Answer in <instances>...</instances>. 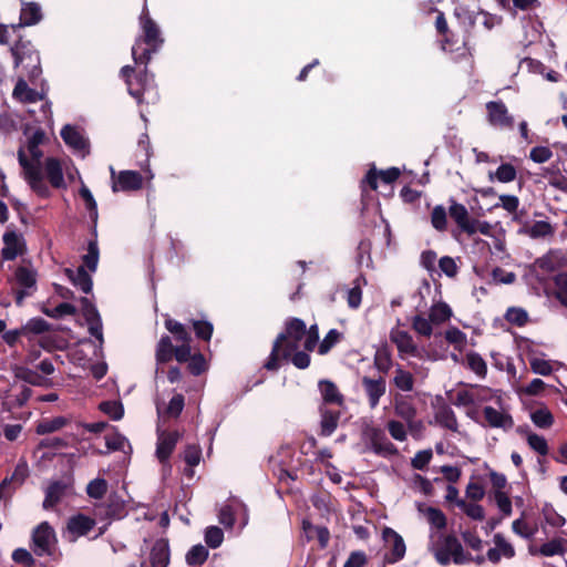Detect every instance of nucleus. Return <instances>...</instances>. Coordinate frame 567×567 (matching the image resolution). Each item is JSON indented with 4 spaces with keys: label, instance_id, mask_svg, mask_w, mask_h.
<instances>
[{
    "label": "nucleus",
    "instance_id": "f257e3e1",
    "mask_svg": "<svg viewBox=\"0 0 567 567\" xmlns=\"http://www.w3.org/2000/svg\"><path fill=\"white\" fill-rule=\"evenodd\" d=\"M175 359L178 363H187V371L198 377L205 373L208 368V361L200 351L193 352L190 344L174 346L172 338L163 334L155 349V360L157 365L171 362Z\"/></svg>",
    "mask_w": 567,
    "mask_h": 567
},
{
    "label": "nucleus",
    "instance_id": "f03ea898",
    "mask_svg": "<svg viewBox=\"0 0 567 567\" xmlns=\"http://www.w3.org/2000/svg\"><path fill=\"white\" fill-rule=\"evenodd\" d=\"M307 333V326L303 320L292 317L286 320L285 330L275 339L271 352L264 364L268 371H277L280 367L279 360H287L299 349L300 341Z\"/></svg>",
    "mask_w": 567,
    "mask_h": 567
},
{
    "label": "nucleus",
    "instance_id": "7ed1b4c3",
    "mask_svg": "<svg viewBox=\"0 0 567 567\" xmlns=\"http://www.w3.org/2000/svg\"><path fill=\"white\" fill-rule=\"evenodd\" d=\"M142 35L138 37L132 47V56L135 64H148L152 54L156 53L164 43L161 31L156 22L151 18L146 8L143 9L140 17Z\"/></svg>",
    "mask_w": 567,
    "mask_h": 567
},
{
    "label": "nucleus",
    "instance_id": "20e7f679",
    "mask_svg": "<svg viewBox=\"0 0 567 567\" xmlns=\"http://www.w3.org/2000/svg\"><path fill=\"white\" fill-rule=\"evenodd\" d=\"M18 161L23 168L24 178L31 189L41 198H49L51 195L50 188L45 184L40 165L33 164L25 155L23 147L18 151Z\"/></svg>",
    "mask_w": 567,
    "mask_h": 567
},
{
    "label": "nucleus",
    "instance_id": "39448f33",
    "mask_svg": "<svg viewBox=\"0 0 567 567\" xmlns=\"http://www.w3.org/2000/svg\"><path fill=\"white\" fill-rule=\"evenodd\" d=\"M73 485L74 478L71 470L59 480L51 481L45 489V497L42 504L43 508L51 509L55 507L64 496L72 493Z\"/></svg>",
    "mask_w": 567,
    "mask_h": 567
},
{
    "label": "nucleus",
    "instance_id": "423d86ee",
    "mask_svg": "<svg viewBox=\"0 0 567 567\" xmlns=\"http://www.w3.org/2000/svg\"><path fill=\"white\" fill-rule=\"evenodd\" d=\"M144 69L136 73L135 68L125 65L121 69V75L124 79L127 91L137 102L142 101L144 92L150 85V75L147 72V64H143Z\"/></svg>",
    "mask_w": 567,
    "mask_h": 567
},
{
    "label": "nucleus",
    "instance_id": "0eeeda50",
    "mask_svg": "<svg viewBox=\"0 0 567 567\" xmlns=\"http://www.w3.org/2000/svg\"><path fill=\"white\" fill-rule=\"evenodd\" d=\"M485 109L486 120L491 126L501 130H512L514 127V116L502 100L487 102Z\"/></svg>",
    "mask_w": 567,
    "mask_h": 567
},
{
    "label": "nucleus",
    "instance_id": "6e6552de",
    "mask_svg": "<svg viewBox=\"0 0 567 567\" xmlns=\"http://www.w3.org/2000/svg\"><path fill=\"white\" fill-rule=\"evenodd\" d=\"M14 279L20 289H14L16 303L21 306L23 300L33 293L37 285V274L34 270L19 266L14 271Z\"/></svg>",
    "mask_w": 567,
    "mask_h": 567
},
{
    "label": "nucleus",
    "instance_id": "1a4fd4ad",
    "mask_svg": "<svg viewBox=\"0 0 567 567\" xmlns=\"http://www.w3.org/2000/svg\"><path fill=\"white\" fill-rule=\"evenodd\" d=\"M55 542L54 529L42 522L32 533L33 551L37 556L51 555V545Z\"/></svg>",
    "mask_w": 567,
    "mask_h": 567
},
{
    "label": "nucleus",
    "instance_id": "9d476101",
    "mask_svg": "<svg viewBox=\"0 0 567 567\" xmlns=\"http://www.w3.org/2000/svg\"><path fill=\"white\" fill-rule=\"evenodd\" d=\"M449 215L461 230L468 235L476 233V220L470 216L467 208L463 204L457 203L453 198L450 199Z\"/></svg>",
    "mask_w": 567,
    "mask_h": 567
},
{
    "label": "nucleus",
    "instance_id": "9b49d317",
    "mask_svg": "<svg viewBox=\"0 0 567 567\" xmlns=\"http://www.w3.org/2000/svg\"><path fill=\"white\" fill-rule=\"evenodd\" d=\"M362 389L367 395L369 406L371 409H375L380 399L385 394L386 391V381L383 375L374 379L368 375L362 377L361 379Z\"/></svg>",
    "mask_w": 567,
    "mask_h": 567
},
{
    "label": "nucleus",
    "instance_id": "f8f14e48",
    "mask_svg": "<svg viewBox=\"0 0 567 567\" xmlns=\"http://www.w3.org/2000/svg\"><path fill=\"white\" fill-rule=\"evenodd\" d=\"M3 248L1 249V257L4 260H14L18 256L22 255L25 250V241L21 234L14 230H7L2 237Z\"/></svg>",
    "mask_w": 567,
    "mask_h": 567
},
{
    "label": "nucleus",
    "instance_id": "ddd939ff",
    "mask_svg": "<svg viewBox=\"0 0 567 567\" xmlns=\"http://www.w3.org/2000/svg\"><path fill=\"white\" fill-rule=\"evenodd\" d=\"M383 538L391 544L390 551L384 555V561L388 564H395L402 560L405 556V543L400 534L390 527L383 529Z\"/></svg>",
    "mask_w": 567,
    "mask_h": 567
},
{
    "label": "nucleus",
    "instance_id": "4468645a",
    "mask_svg": "<svg viewBox=\"0 0 567 567\" xmlns=\"http://www.w3.org/2000/svg\"><path fill=\"white\" fill-rule=\"evenodd\" d=\"M70 441H74V437L69 435L65 437H45L40 441L38 449L39 450H45L43 454L41 455V458H48L51 460L56 456H66L68 453H64V450L69 447Z\"/></svg>",
    "mask_w": 567,
    "mask_h": 567
},
{
    "label": "nucleus",
    "instance_id": "2eb2a0df",
    "mask_svg": "<svg viewBox=\"0 0 567 567\" xmlns=\"http://www.w3.org/2000/svg\"><path fill=\"white\" fill-rule=\"evenodd\" d=\"M114 178V172H112ZM143 187V176L136 171H121L116 179H113L112 190L134 192Z\"/></svg>",
    "mask_w": 567,
    "mask_h": 567
},
{
    "label": "nucleus",
    "instance_id": "dca6fc26",
    "mask_svg": "<svg viewBox=\"0 0 567 567\" xmlns=\"http://www.w3.org/2000/svg\"><path fill=\"white\" fill-rule=\"evenodd\" d=\"M482 412L483 426L503 429L504 431L511 430L514 426V420L509 413L501 412L488 405L484 406Z\"/></svg>",
    "mask_w": 567,
    "mask_h": 567
},
{
    "label": "nucleus",
    "instance_id": "f3484780",
    "mask_svg": "<svg viewBox=\"0 0 567 567\" xmlns=\"http://www.w3.org/2000/svg\"><path fill=\"white\" fill-rule=\"evenodd\" d=\"M401 175V172L398 167H390L385 171L378 172L375 166H372L365 174L364 179L362 181V186L367 184L371 190H377L378 188V178H380L385 184L394 183Z\"/></svg>",
    "mask_w": 567,
    "mask_h": 567
},
{
    "label": "nucleus",
    "instance_id": "a211bd4d",
    "mask_svg": "<svg viewBox=\"0 0 567 567\" xmlns=\"http://www.w3.org/2000/svg\"><path fill=\"white\" fill-rule=\"evenodd\" d=\"M42 20L41 8L37 2H23L20 21L17 24H11V30L16 32L22 27H30L39 23Z\"/></svg>",
    "mask_w": 567,
    "mask_h": 567
},
{
    "label": "nucleus",
    "instance_id": "6ab92c4d",
    "mask_svg": "<svg viewBox=\"0 0 567 567\" xmlns=\"http://www.w3.org/2000/svg\"><path fill=\"white\" fill-rule=\"evenodd\" d=\"M171 549L168 539H156L150 553L151 567H168Z\"/></svg>",
    "mask_w": 567,
    "mask_h": 567
},
{
    "label": "nucleus",
    "instance_id": "aec40b11",
    "mask_svg": "<svg viewBox=\"0 0 567 567\" xmlns=\"http://www.w3.org/2000/svg\"><path fill=\"white\" fill-rule=\"evenodd\" d=\"M440 539L433 545V554L440 565L447 566L452 560L453 543H455L456 536L453 534L441 535Z\"/></svg>",
    "mask_w": 567,
    "mask_h": 567
},
{
    "label": "nucleus",
    "instance_id": "412c9836",
    "mask_svg": "<svg viewBox=\"0 0 567 567\" xmlns=\"http://www.w3.org/2000/svg\"><path fill=\"white\" fill-rule=\"evenodd\" d=\"M390 340L396 346L399 353L412 357L417 354V347L408 331L393 328L390 331Z\"/></svg>",
    "mask_w": 567,
    "mask_h": 567
},
{
    "label": "nucleus",
    "instance_id": "4be33fe9",
    "mask_svg": "<svg viewBox=\"0 0 567 567\" xmlns=\"http://www.w3.org/2000/svg\"><path fill=\"white\" fill-rule=\"evenodd\" d=\"M178 440L179 433L177 431L163 432L158 435L156 446L158 461H167L169 458Z\"/></svg>",
    "mask_w": 567,
    "mask_h": 567
},
{
    "label": "nucleus",
    "instance_id": "5701e85b",
    "mask_svg": "<svg viewBox=\"0 0 567 567\" xmlns=\"http://www.w3.org/2000/svg\"><path fill=\"white\" fill-rule=\"evenodd\" d=\"M64 275L84 293H91L93 288V280L91 275L85 270L84 266H79L76 270L71 268L64 269Z\"/></svg>",
    "mask_w": 567,
    "mask_h": 567
},
{
    "label": "nucleus",
    "instance_id": "b1692460",
    "mask_svg": "<svg viewBox=\"0 0 567 567\" xmlns=\"http://www.w3.org/2000/svg\"><path fill=\"white\" fill-rule=\"evenodd\" d=\"M394 414L404 422L416 417L417 410L413 403L412 396L396 394L393 403Z\"/></svg>",
    "mask_w": 567,
    "mask_h": 567
},
{
    "label": "nucleus",
    "instance_id": "393cba45",
    "mask_svg": "<svg viewBox=\"0 0 567 567\" xmlns=\"http://www.w3.org/2000/svg\"><path fill=\"white\" fill-rule=\"evenodd\" d=\"M302 530L306 539L311 542L317 538L320 548H326L330 540V532L326 526H316L309 519H302Z\"/></svg>",
    "mask_w": 567,
    "mask_h": 567
},
{
    "label": "nucleus",
    "instance_id": "a878e982",
    "mask_svg": "<svg viewBox=\"0 0 567 567\" xmlns=\"http://www.w3.org/2000/svg\"><path fill=\"white\" fill-rule=\"evenodd\" d=\"M435 422L452 432L458 431V422L455 412L445 402L440 404L434 414Z\"/></svg>",
    "mask_w": 567,
    "mask_h": 567
},
{
    "label": "nucleus",
    "instance_id": "bb28decb",
    "mask_svg": "<svg viewBox=\"0 0 567 567\" xmlns=\"http://www.w3.org/2000/svg\"><path fill=\"white\" fill-rule=\"evenodd\" d=\"M12 96L21 103H35L42 101L44 95L31 89L25 80L19 79L14 85Z\"/></svg>",
    "mask_w": 567,
    "mask_h": 567
},
{
    "label": "nucleus",
    "instance_id": "cd10ccee",
    "mask_svg": "<svg viewBox=\"0 0 567 567\" xmlns=\"http://www.w3.org/2000/svg\"><path fill=\"white\" fill-rule=\"evenodd\" d=\"M548 293L567 308V272L561 271L550 278Z\"/></svg>",
    "mask_w": 567,
    "mask_h": 567
},
{
    "label": "nucleus",
    "instance_id": "c85d7f7f",
    "mask_svg": "<svg viewBox=\"0 0 567 567\" xmlns=\"http://www.w3.org/2000/svg\"><path fill=\"white\" fill-rule=\"evenodd\" d=\"M320 434L323 436H330L338 427L341 413L338 410H331L322 405L320 406Z\"/></svg>",
    "mask_w": 567,
    "mask_h": 567
},
{
    "label": "nucleus",
    "instance_id": "c756f323",
    "mask_svg": "<svg viewBox=\"0 0 567 567\" xmlns=\"http://www.w3.org/2000/svg\"><path fill=\"white\" fill-rule=\"evenodd\" d=\"M323 405L326 404H337L342 405L344 402V398L339 391L338 386L330 380H320L318 383Z\"/></svg>",
    "mask_w": 567,
    "mask_h": 567
},
{
    "label": "nucleus",
    "instance_id": "7c9ffc66",
    "mask_svg": "<svg viewBox=\"0 0 567 567\" xmlns=\"http://www.w3.org/2000/svg\"><path fill=\"white\" fill-rule=\"evenodd\" d=\"M45 174L47 177L54 188H63L65 187L63 169L61 163L55 157H48L45 159Z\"/></svg>",
    "mask_w": 567,
    "mask_h": 567
},
{
    "label": "nucleus",
    "instance_id": "2f4dec72",
    "mask_svg": "<svg viewBox=\"0 0 567 567\" xmlns=\"http://www.w3.org/2000/svg\"><path fill=\"white\" fill-rule=\"evenodd\" d=\"M94 526L95 520L83 514L72 516L68 522L69 532L78 536L87 535Z\"/></svg>",
    "mask_w": 567,
    "mask_h": 567
},
{
    "label": "nucleus",
    "instance_id": "473e14b6",
    "mask_svg": "<svg viewBox=\"0 0 567 567\" xmlns=\"http://www.w3.org/2000/svg\"><path fill=\"white\" fill-rule=\"evenodd\" d=\"M373 365L381 374H388L393 365L390 347L384 343L375 350Z\"/></svg>",
    "mask_w": 567,
    "mask_h": 567
},
{
    "label": "nucleus",
    "instance_id": "72a5a7b5",
    "mask_svg": "<svg viewBox=\"0 0 567 567\" xmlns=\"http://www.w3.org/2000/svg\"><path fill=\"white\" fill-rule=\"evenodd\" d=\"M61 137L68 146L76 151H84L87 147L86 140L74 126H63L61 130Z\"/></svg>",
    "mask_w": 567,
    "mask_h": 567
},
{
    "label": "nucleus",
    "instance_id": "f704fd0d",
    "mask_svg": "<svg viewBox=\"0 0 567 567\" xmlns=\"http://www.w3.org/2000/svg\"><path fill=\"white\" fill-rule=\"evenodd\" d=\"M45 133L43 130L38 128L33 132V134L29 137L27 148L31 156L30 162L33 164L41 166V158L43 157V152L40 150V145L44 142Z\"/></svg>",
    "mask_w": 567,
    "mask_h": 567
},
{
    "label": "nucleus",
    "instance_id": "c9c22d12",
    "mask_svg": "<svg viewBox=\"0 0 567 567\" xmlns=\"http://www.w3.org/2000/svg\"><path fill=\"white\" fill-rule=\"evenodd\" d=\"M164 324L177 342H181V344H190L192 336L185 324L169 317L165 319Z\"/></svg>",
    "mask_w": 567,
    "mask_h": 567
},
{
    "label": "nucleus",
    "instance_id": "e433bc0d",
    "mask_svg": "<svg viewBox=\"0 0 567 567\" xmlns=\"http://www.w3.org/2000/svg\"><path fill=\"white\" fill-rule=\"evenodd\" d=\"M80 197L84 200L85 207L89 212L90 219L93 224L92 235L96 236V224L99 218L97 204L91 190L83 184L79 190Z\"/></svg>",
    "mask_w": 567,
    "mask_h": 567
},
{
    "label": "nucleus",
    "instance_id": "4c0bfd02",
    "mask_svg": "<svg viewBox=\"0 0 567 567\" xmlns=\"http://www.w3.org/2000/svg\"><path fill=\"white\" fill-rule=\"evenodd\" d=\"M70 423V420L65 416H56L53 419H42L35 427V432L39 435L56 432L65 427Z\"/></svg>",
    "mask_w": 567,
    "mask_h": 567
},
{
    "label": "nucleus",
    "instance_id": "58836bf2",
    "mask_svg": "<svg viewBox=\"0 0 567 567\" xmlns=\"http://www.w3.org/2000/svg\"><path fill=\"white\" fill-rule=\"evenodd\" d=\"M97 511L106 518L120 519L125 515V505L118 498L110 497L105 505L97 507Z\"/></svg>",
    "mask_w": 567,
    "mask_h": 567
},
{
    "label": "nucleus",
    "instance_id": "ea45409f",
    "mask_svg": "<svg viewBox=\"0 0 567 567\" xmlns=\"http://www.w3.org/2000/svg\"><path fill=\"white\" fill-rule=\"evenodd\" d=\"M96 237L97 235H93V239H91L87 243V252L82 257V266H84V268H87L92 272L96 270L100 258V250Z\"/></svg>",
    "mask_w": 567,
    "mask_h": 567
},
{
    "label": "nucleus",
    "instance_id": "a19ab883",
    "mask_svg": "<svg viewBox=\"0 0 567 567\" xmlns=\"http://www.w3.org/2000/svg\"><path fill=\"white\" fill-rule=\"evenodd\" d=\"M435 28L439 34L443 37L442 39V48L444 50L454 51V41L451 38V32L449 30L447 21L443 12H439L435 19Z\"/></svg>",
    "mask_w": 567,
    "mask_h": 567
},
{
    "label": "nucleus",
    "instance_id": "79ce46f5",
    "mask_svg": "<svg viewBox=\"0 0 567 567\" xmlns=\"http://www.w3.org/2000/svg\"><path fill=\"white\" fill-rule=\"evenodd\" d=\"M208 554V549L204 545L197 544L190 547L185 559L188 566H202L207 560Z\"/></svg>",
    "mask_w": 567,
    "mask_h": 567
},
{
    "label": "nucleus",
    "instance_id": "37998d69",
    "mask_svg": "<svg viewBox=\"0 0 567 567\" xmlns=\"http://www.w3.org/2000/svg\"><path fill=\"white\" fill-rule=\"evenodd\" d=\"M197 339L209 342L214 332V326L210 321L192 319L189 320Z\"/></svg>",
    "mask_w": 567,
    "mask_h": 567
},
{
    "label": "nucleus",
    "instance_id": "c03bdc74",
    "mask_svg": "<svg viewBox=\"0 0 567 567\" xmlns=\"http://www.w3.org/2000/svg\"><path fill=\"white\" fill-rule=\"evenodd\" d=\"M431 527L437 530H443L447 526V518L445 514L436 507L429 506L423 511Z\"/></svg>",
    "mask_w": 567,
    "mask_h": 567
},
{
    "label": "nucleus",
    "instance_id": "a18cd8bd",
    "mask_svg": "<svg viewBox=\"0 0 567 567\" xmlns=\"http://www.w3.org/2000/svg\"><path fill=\"white\" fill-rule=\"evenodd\" d=\"M393 383L399 390L410 392L413 390L414 386V377L411 372L399 367L395 370Z\"/></svg>",
    "mask_w": 567,
    "mask_h": 567
},
{
    "label": "nucleus",
    "instance_id": "49530a36",
    "mask_svg": "<svg viewBox=\"0 0 567 567\" xmlns=\"http://www.w3.org/2000/svg\"><path fill=\"white\" fill-rule=\"evenodd\" d=\"M451 317L452 310L445 302H439L431 308L430 320L435 324L444 323L449 321Z\"/></svg>",
    "mask_w": 567,
    "mask_h": 567
},
{
    "label": "nucleus",
    "instance_id": "de8ad7c7",
    "mask_svg": "<svg viewBox=\"0 0 567 567\" xmlns=\"http://www.w3.org/2000/svg\"><path fill=\"white\" fill-rule=\"evenodd\" d=\"M467 367L481 378H485L487 374V364L482 355L477 352H468L466 354Z\"/></svg>",
    "mask_w": 567,
    "mask_h": 567
},
{
    "label": "nucleus",
    "instance_id": "09e8293b",
    "mask_svg": "<svg viewBox=\"0 0 567 567\" xmlns=\"http://www.w3.org/2000/svg\"><path fill=\"white\" fill-rule=\"evenodd\" d=\"M107 488L109 485L106 480L99 476L89 482L86 485V494L91 498L101 499L106 494Z\"/></svg>",
    "mask_w": 567,
    "mask_h": 567
},
{
    "label": "nucleus",
    "instance_id": "8fccbe9b",
    "mask_svg": "<svg viewBox=\"0 0 567 567\" xmlns=\"http://www.w3.org/2000/svg\"><path fill=\"white\" fill-rule=\"evenodd\" d=\"M342 338L343 334L339 330H329L323 340L319 343L318 353L321 355L329 353L330 350L342 340Z\"/></svg>",
    "mask_w": 567,
    "mask_h": 567
},
{
    "label": "nucleus",
    "instance_id": "3c124183",
    "mask_svg": "<svg viewBox=\"0 0 567 567\" xmlns=\"http://www.w3.org/2000/svg\"><path fill=\"white\" fill-rule=\"evenodd\" d=\"M525 233L532 238H544L554 234V228L546 220L535 221L532 226L526 228Z\"/></svg>",
    "mask_w": 567,
    "mask_h": 567
},
{
    "label": "nucleus",
    "instance_id": "603ef678",
    "mask_svg": "<svg viewBox=\"0 0 567 567\" xmlns=\"http://www.w3.org/2000/svg\"><path fill=\"white\" fill-rule=\"evenodd\" d=\"M431 224L437 231H445L447 229V213L442 205H437L432 209Z\"/></svg>",
    "mask_w": 567,
    "mask_h": 567
},
{
    "label": "nucleus",
    "instance_id": "864d4df0",
    "mask_svg": "<svg viewBox=\"0 0 567 567\" xmlns=\"http://www.w3.org/2000/svg\"><path fill=\"white\" fill-rule=\"evenodd\" d=\"M23 327L25 334H41L51 331V324L43 318L37 317L30 319Z\"/></svg>",
    "mask_w": 567,
    "mask_h": 567
},
{
    "label": "nucleus",
    "instance_id": "5fc2aeb1",
    "mask_svg": "<svg viewBox=\"0 0 567 567\" xmlns=\"http://www.w3.org/2000/svg\"><path fill=\"white\" fill-rule=\"evenodd\" d=\"M517 176L516 168L509 163L501 164L494 175L491 173L489 178L495 177L501 183H511Z\"/></svg>",
    "mask_w": 567,
    "mask_h": 567
},
{
    "label": "nucleus",
    "instance_id": "6e6d98bb",
    "mask_svg": "<svg viewBox=\"0 0 567 567\" xmlns=\"http://www.w3.org/2000/svg\"><path fill=\"white\" fill-rule=\"evenodd\" d=\"M99 409L114 421L121 420L124 415V408L120 401H103Z\"/></svg>",
    "mask_w": 567,
    "mask_h": 567
},
{
    "label": "nucleus",
    "instance_id": "4d7b16f0",
    "mask_svg": "<svg viewBox=\"0 0 567 567\" xmlns=\"http://www.w3.org/2000/svg\"><path fill=\"white\" fill-rule=\"evenodd\" d=\"M530 417L533 423L540 429H548L554 423V416L546 408L535 410Z\"/></svg>",
    "mask_w": 567,
    "mask_h": 567
},
{
    "label": "nucleus",
    "instance_id": "13d9d810",
    "mask_svg": "<svg viewBox=\"0 0 567 567\" xmlns=\"http://www.w3.org/2000/svg\"><path fill=\"white\" fill-rule=\"evenodd\" d=\"M505 319L512 324L524 327L528 322V315L523 308L512 307L507 309Z\"/></svg>",
    "mask_w": 567,
    "mask_h": 567
},
{
    "label": "nucleus",
    "instance_id": "bf43d9fd",
    "mask_svg": "<svg viewBox=\"0 0 567 567\" xmlns=\"http://www.w3.org/2000/svg\"><path fill=\"white\" fill-rule=\"evenodd\" d=\"M457 506L474 520H483L485 518V512L482 505L457 501Z\"/></svg>",
    "mask_w": 567,
    "mask_h": 567
},
{
    "label": "nucleus",
    "instance_id": "052dcab7",
    "mask_svg": "<svg viewBox=\"0 0 567 567\" xmlns=\"http://www.w3.org/2000/svg\"><path fill=\"white\" fill-rule=\"evenodd\" d=\"M205 543L208 547L218 548L224 540V532L218 526H209L205 529Z\"/></svg>",
    "mask_w": 567,
    "mask_h": 567
},
{
    "label": "nucleus",
    "instance_id": "680f3d73",
    "mask_svg": "<svg viewBox=\"0 0 567 567\" xmlns=\"http://www.w3.org/2000/svg\"><path fill=\"white\" fill-rule=\"evenodd\" d=\"M43 312L51 318L59 319L63 316H73L76 313V308L72 303L61 302L53 309H43Z\"/></svg>",
    "mask_w": 567,
    "mask_h": 567
},
{
    "label": "nucleus",
    "instance_id": "e2e57ef3",
    "mask_svg": "<svg viewBox=\"0 0 567 567\" xmlns=\"http://www.w3.org/2000/svg\"><path fill=\"white\" fill-rule=\"evenodd\" d=\"M431 323H433V322L430 319H426V318H424L421 315H416L415 317H413L412 328L419 334L429 338L433 333V329H432V324Z\"/></svg>",
    "mask_w": 567,
    "mask_h": 567
},
{
    "label": "nucleus",
    "instance_id": "0e129e2a",
    "mask_svg": "<svg viewBox=\"0 0 567 567\" xmlns=\"http://www.w3.org/2000/svg\"><path fill=\"white\" fill-rule=\"evenodd\" d=\"M184 406H185L184 395L181 393H176L169 400L165 412H166L167 416H169V417H178L182 414Z\"/></svg>",
    "mask_w": 567,
    "mask_h": 567
},
{
    "label": "nucleus",
    "instance_id": "69168bd1",
    "mask_svg": "<svg viewBox=\"0 0 567 567\" xmlns=\"http://www.w3.org/2000/svg\"><path fill=\"white\" fill-rule=\"evenodd\" d=\"M538 553L545 557H551L555 555L563 554L564 553L563 540L558 539V538L551 539V540L543 544L539 547Z\"/></svg>",
    "mask_w": 567,
    "mask_h": 567
},
{
    "label": "nucleus",
    "instance_id": "338daca9",
    "mask_svg": "<svg viewBox=\"0 0 567 567\" xmlns=\"http://www.w3.org/2000/svg\"><path fill=\"white\" fill-rule=\"evenodd\" d=\"M493 542L495 544V548H498L501 555L505 558L511 559L515 556V548L501 533L494 535Z\"/></svg>",
    "mask_w": 567,
    "mask_h": 567
},
{
    "label": "nucleus",
    "instance_id": "774afa93",
    "mask_svg": "<svg viewBox=\"0 0 567 567\" xmlns=\"http://www.w3.org/2000/svg\"><path fill=\"white\" fill-rule=\"evenodd\" d=\"M386 429H388L391 437H393L394 440L400 441V442H403L406 440L408 430L402 422L396 421V420H390L386 424Z\"/></svg>",
    "mask_w": 567,
    "mask_h": 567
}]
</instances>
